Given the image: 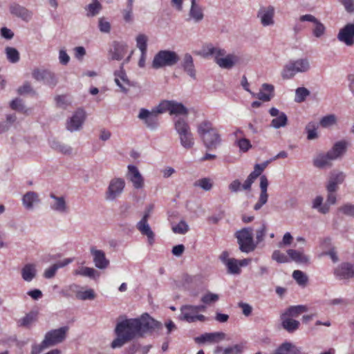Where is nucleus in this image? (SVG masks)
Returning <instances> with one entry per match:
<instances>
[{
    "mask_svg": "<svg viewBox=\"0 0 354 354\" xmlns=\"http://www.w3.org/2000/svg\"><path fill=\"white\" fill-rule=\"evenodd\" d=\"M162 328L160 322L155 320L147 313L137 318L124 319L115 326L114 333L116 335L111 342L112 348H121L125 344L146 333L158 331Z\"/></svg>",
    "mask_w": 354,
    "mask_h": 354,
    "instance_id": "1",
    "label": "nucleus"
},
{
    "mask_svg": "<svg viewBox=\"0 0 354 354\" xmlns=\"http://www.w3.org/2000/svg\"><path fill=\"white\" fill-rule=\"evenodd\" d=\"M203 55L205 57H212L214 62L223 69L230 70L240 62L238 55L227 53L225 49L212 44L207 45L203 49Z\"/></svg>",
    "mask_w": 354,
    "mask_h": 354,
    "instance_id": "2",
    "label": "nucleus"
},
{
    "mask_svg": "<svg viewBox=\"0 0 354 354\" xmlns=\"http://www.w3.org/2000/svg\"><path fill=\"white\" fill-rule=\"evenodd\" d=\"M197 133L207 150H214L221 143L218 131L208 120L202 121L198 124Z\"/></svg>",
    "mask_w": 354,
    "mask_h": 354,
    "instance_id": "3",
    "label": "nucleus"
},
{
    "mask_svg": "<svg viewBox=\"0 0 354 354\" xmlns=\"http://www.w3.org/2000/svg\"><path fill=\"white\" fill-rule=\"evenodd\" d=\"M174 122L181 146L186 149H192L194 145V138L186 120L178 118Z\"/></svg>",
    "mask_w": 354,
    "mask_h": 354,
    "instance_id": "4",
    "label": "nucleus"
},
{
    "mask_svg": "<svg viewBox=\"0 0 354 354\" xmlns=\"http://www.w3.org/2000/svg\"><path fill=\"white\" fill-rule=\"evenodd\" d=\"M310 68V61L308 58H300L291 60L284 65L281 76L283 80H290L297 73H306Z\"/></svg>",
    "mask_w": 354,
    "mask_h": 354,
    "instance_id": "5",
    "label": "nucleus"
},
{
    "mask_svg": "<svg viewBox=\"0 0 354 354\" xmlns=\"http://www.w3.org/2000/svg\"><path fill=\"white\" fill-rule=\"evenodd\" d=\"M180 60L177 53L169 50H160L153 57L152 68L155 69L176 65Z\"/></svg>",
    "mask_w": 354,
    "mask_h": 354,
    "instance_id": "6",
    "label": "nucleus"
},
{
    "mask_svg": "<svg viewBox=\"0 0 354 354\" xmlns=\"http://www.w3.org/2000/svg\"><path fill=\"white\" fill-rule=\"evenodd\" d=\"M239 249L241 252L249 253L255 250L257 243L253 239V230L250 227H245L235 234Z\"/></svg>",
    "mask_w": 354,
    "mask_h": 354,
    "instance_id": "7",
    "label": "nucleus"
},
{
    "mask_svg": "<svg viewBox=\"0 0 354 354\" xmlns=\"http://www.w3.org/2000/svg\"><path fill=\"white\" fill-rule=\"evenodd\" d=\"M68 329V326H63L58 329L51 330L46 333L44 340L39 346V349L38 352L41 351L44 348L62 342L66 338Z\"/></svg>",
    "mask_w": 354,
    "mask_h": 354,
    "instance_id": "8",
    "label": "nucleus"
},
{
    "mask_svg": "<svg viewBox=\"0 0 354 354\" xmlns=\"http://www.w3.org/2000/svg\"><path fill=\"white\" fill-rule=\"evenodd\" d=\"M162 113V111L158 104L151 110L142 108L139 111L138 118L144 124L150 129H155L158 124V116Z\"/></svg>",
    "mask_w": 354,
    "mask_h": 354,
    "instance_id": "9",
    "label": "nucleus"
},
{
    "mask_svg": "<svg viewBox=\"0 0 354 354\" xmlns=\"http://www.w3.org/2000/svg\"><path fill=\"white\" fill-rule=\"evenodd\" d=\"M126 183L124 178L115 177L112 178L105 193V198L113 201L119 198L123 193Z\"/></svg>",
    "mask_w": 354,
    "mask_h": 354,
    "instance_id": "10",
    "label": "nucleus"
},
{
    "mask_svg": "<svg viewBox=\"0 0 354 354\" xmlns=\"http://www.w3.org/2000/svg\"><path fill=\"white\" fill-rule=\"evenodd\" d=\"M159 104L162 113L168 111L170 115L183 116L188 115L187 109L182 103L172 100H165L161 102Z\"/></svg>",
    "mask_w": 354,
    "mask_h": 354,
    "instance_id": "11",
    "label": "nucleus"
},
{
    "mask_svg": "<svg viewBox=\"0 0 354 354\" xmlns=\"http://www.w3.org/2000/svg\"><path fill=\"white\" fill-rule=\"evenodd\" d=\"M275 8L273 6L261 7L257 14V17L263 27L272 26L274 21Z\"/></svg>",
    "mask_w": 354,
    "mask_h": 354,
    "instance_id": "12",
    "label": "nucleus"
},
{
    "mask_svg": "<svg viewBox=\"0 0 354 354\" xmlns=\"http://www.w3.org/2000/svg\"><path fill=\"white\" fill-rule=\"evenodd\" d=\"M126 177L136 189H141L145 187V179L136 166L133 165L127 166Z\"/></svg>",
    "mask_w": 354,
    "mask_h": 354,
    "instance_id": "13",
    "label": "nucleus"
},
{
    "mask_svg": "<svg viewBox=\"0 0 354 354\" xmlns=\"http://www.w3.org/2000/svg\"><path fill=\"white\" fill-rule=\"evenodd\" d=\"M180 319L192 323L198 321L205 322L207 318L203 315L196 313L193 305H185L180 308Z\"/></svg>",
    "mask_w": 354,
    "mask_h": 354,
    "instance_id": "14",
    "label": "nucleus"
},
{
    "mask_svg": "<svg viewBox=\"0 0 354 354\" xmlns=\"http://www.w3.org/2000/svg\"><path fill=\"white\" fill-rule=\"evenodd\" d=\"M300 21H309L313 24L312 28L313 35L316 38H320L325 35L326 27L315 16L310 14L304 15L299 17Z\"/></svg>",
    "mask_w": 354,
    "mask_h": 354,
    "instance_id": "15",
    "label": "nucleus"
},
{
    "mask_svg": "<svg viewBox=\"0 0 354 354\" xmlns=\"http://www.w3.org/2000/svg\"><path fill=\"white\" fill-rule=\"evenodd\" d=\"M270 160H267L261 164H256L254 167V171L250 174L246 180L243 184V189L246 191H250L254 180L261 176L263 170L267 167L270 163Z\"/></svg>",
    "mask_w": 354,
    "mask_h": 354,
    "instance_id": "16",
    "label": "nucleus"
},
{
    "mask_svg": "<svg viewBox=\"0 0 354 354\" xmlns=\"http://www.w3.org/2000/svg\"><path fill=\"white\" fill-rule=\"evenodd\" d=\"M270 160H267L261 164H256L254 167V171L250 174L246 180L243 184V189L246 191H250L254 180L261 176L263 170L267 167L270 163Z\"/></svg>",
    "mask_w": 354,
    "mask_h": 354,
    "instance_id": "17",
    "label": "nucleus"
},
{
    "mask_svg": "<svg viewBox=\"0 0 354 354\" xmlns=\"http://www.w3.org/2000/svg\"><path fill=\"white\" fill-rule=\"evenodd\" d=\"M345 174L342 171H333L330 174L326 188L327 192H336L338 186L342 184L345 179Z\"/></svg>",
    "mask_w": 354,
    "mask_h": 354,
    "instance_id": "18",
    "label": "nucleus"
},
{
    "mask_svg": "<svg viewBox=\"0 0 354 354\" xmlns=\"http://www.w3.org/2000/svg\"><path fill=\"white\" fill-rule=\"evenodd\" d=\"M259 187L261 189V193L258 201L254 205V210L260 209L262 207V206L264 205L268 202V194L267 191L268 187V180L267 177L264 175L260 176Z\"/></svg>",
    "mask_w": 354,
    "mask_h": 354,
    "instance_id": "19",
    "label": "nucleus"
},
{
    "mask_svg": "<svg viewBox=\"0 0 354 354\" xmlns=\"http://www.w3.org/2000/svg\"><path fill=\"white\" fill-rule=\"evenodd\" d=\"M226 335L223 332L205 333L195 338L198 344L218 343L225 339Z\"/></svg>",
    "mask_w": 354,
    "mask_h": 354,
    "instance_id": "20",
    "label": "nucleus"
},
{
    "mask_svg": "<svg viewBox=\"0 0 354 354\" xmlns=\"http://www.w3.org/2000/svg\"><path fill=\"white\" fill-rule=\"evenodd\" d=\"M93 261L96 268L100 270H104L109 266V260L106 257L105 253L100 250L91 248L90 250Z\"/></svg>",
    "mask_w": 354,
    "mask_h": 354,
    "instance_id": "21",
    "label": "nucleus"
},
{
    "mask_svg": "<svg viewBox=\"0 0 354 354\" xmlns=\"http://www.w3.org/2000/svg\"><path fill=\"white\" fill-rule=\"evenodd\" d=\"M269 113L271 116L274 117L270 124V126L273 128L279 129L287 124L288 118L283 112H281L277 108L272 107L270 109Z\"/></svg>",
    "mask_w": 354,
    "mask_h": 354,
    "instance_id": "22",
    "label": "nucleus"
},
{
    "mask_svg": "<svg viewBox=\"0 0 354 354\" xmlns=\"http://www.w3.org/2000/svg\"><path fill=\"white\" fill-rule=\"evenodd\" d=\"M128 51V46L124 43L114 42L109 50V57L111 59L120 61Z\"/></svg>",
    "mask_w": 354,
    "mask_h": 354,
    "instance_id": "23",
    "label": "nucleus"
},
{
    "mask_svg": "<svg viewBox=\"0 0 354 354\" xmlns=\"http://www.w3.org/2000/svg\"><path fill=\"white\" fill-rule=\"evenodd\" d=\"M114 75L115 84L120 88L122 92L127 93L128 91L127 87L131 86V82L123 69V64H122L120 70L115 72Z\"/></svg>",
    "mask_w": 354,
    "mask_h": 354,
    "instance_id": "24",
    "label": "nucleus"
},
{
    "mask_svg": "<svg viewBox=\"0 0 354 354\" xmlns=\"http://www.w3.org/2000/svg\"><path fill=\"white\" fill-rule=\"evenodd\" d=\"M84 118V111L82 109H78L67 122V129L71 131L77 130L82 126Z\"/></svg>",
    "mask_w": 354,
    "mask_h": 354,
    "instance_id": "25",
    "label": "nucleus"
},
{
    "mask_svg": "<svg viewBox=\"0 0 354 354\" xmlns=\"http://www.w3.org/2000/svg\"><path fill=\"white\" fill-rule=\"evenodd\" d=\"M348 142L345 140H341L335 142L333 147L328 151V154L335 160L340 158L346 153Z\"/></svg>",
    "mask_w": 354,
    "mask_h": 354,
    "instance_id": "26",
    "label": "nucleus"
},
{
    "mask_svg": "<svg viewBox=\"0 0 354 354\" xmlns=\"http://www.w3.org/2000/svg\"><path fill=\"white\" fill-rule=\"evenodd\" d=\"M335 274L342 279L351 278L354 276V265L342 263L335 270Z\"/></svg>",
    "mask_w": 354,
    "mask_h": 354,
    "instance_id": "27",
    "label": "nucleus"
},
{
    "mask_svg": "<svg viewBox=\"0 0 354 354\" xmlns=\"http://www.w3.org/2000/svg\"><path fill=\"white\" fill-rule=\"evenodd\" d=\"M286 252L289 259L297 263L308 264L310 263V257L306 254L303 250L288 249Z\"/></svg>",
    "mask_w": 354,
    "mask_h": 354,
    "instance_id": "28",
    "label": "nucleus"
},
{
    "mask_svg": "<svg viewBox=\"0 0 354 354\" xmlns=\"http://www.w3.org/2000/svg\"><path fill=\"white\" fill-rule=\"evenodd\" d=\"M181 66L185 71L192 78L196 79V71L194 64V59L189 53L185 54Z\"/></svg>",
    "mask_w": 354,
    "mask_h": 354,
    "instance_id": "29",
    "label": "nucleus"
},
{
    "mask_svg": "<svg viewBox=\"0 0 354 354\" xmlns=\"http://www.w3.org/2000/svg\"><path fill=\"white\" fill-rule=\"evenodd\" d=\"M50 197L54 200L53 203L50 205L51 209L60 213H66L68 212V207L63 196H57L55 194L51 193Z\"/></svg>",
    "mask_w": 354,
    "mask_h": 354,
    "instance_id": "30",
    "label": "nucleus"
},
{
    "mask_svg": "<svg viewBox=\"0 0 354 354\" xmlns=\"http://www.w3.org/2000/svg\"><path fill=\"white\" fill-rule=\"evenodd\" d=\"M9 10L12 15L24 20H28L31 17L30 12L28 9L16 3H12L9 7Z\"/></svg>",
    "mask_w": 354,
    "mask_h": 354,
    "instance_id": "31",
    "label": "nucleus"
},
{
    "mask_svg": "<svg viewBox=\"0 0 354 354\" xmlns=\"http://www.w3.org/2000/svg\"><path fill=\"white\" fill-rule=\"evenodd\" d=\"M277 350L279 354H307V353L302 351L301 348L297 347L290 342L283 343Z\"/></svg>",
    "mask_w": 354,
    "mask_h": 354,
    "instance_id": "32",
    "label": "nucleus"
},
{
    "mask_svg": "<svg viewBox=\"0 0 354 354\" xmlns=\"http://www.w3.org/2000/svg\"><path fill=\"white\" fill-rule=\"evenodd\" d=\"M274 88V86L272 84H263L260 91L256 94L254 97H257L263 102H268L273 96Z\"/></svg>",
    "mask_w": 354,
    "mask_h": 354,
    "instance_id": "33",
    "label": "nucleus"
},
{
    "mask_svg": "<svg viewBox=\"0 0 354 354\" xmlns=\"http://www.w3.org/2000/svg\"><path fill=\"white\" fill-rule=\"evenodd\" d=\"M333 158L328 154V153H322L318 155L313 160V165L315 167L319 169H324L330 167L332 165Z\"/></svg>",
    "mask_w": 354,
    "mask_h": 354,
    "instance_id": "34",
    "label": "nucleus"
},
{
    "mask_svg": "<svg viewBox=\"0 0 354 354\" xmlns=\"http://www.w3.org/2000/svg\"><path fill=\"white\" fill-rule=\"evenodd\" d=\"M338 124V118L336 115L331 113L322 117L319 125L323 129H331Z\"/></svg>",
    "mask_w": 354,
    "mask_h": 354,
    "instance_id": "35",
    "label": "nucleus"
},
{
    "mask_svg": "<svg viewBox=\"0 0 354 354\" xmlns=\"http://www.w3.org/2000/svg\"><path fill=\"white\" fill-rule=\"evenodd\" d=\"M137 229L140 232L147 237L148 242L152 245L154 242V233L151 230L148 222L139 221L136 225Z\"/></svg>",
    "mask_w": 354,
    "mask_h": 354,
    "instance_id": "36",
    "label": "nucleus"
},
{
    "mask_svg": "<svg viewBox=\"0 0 354 354\" xmlns=\"http://www.w3.org/2000/svg\"><path fill=\"white\" fill-rule=\"evenodd\" d=\"M189 17L196 23L201 21L204 18L203 8L199 4H191Z\"/></svg>",
    "mask_w": 354,
    "mask_h": 354,
    "instance_id": "37",
    "label": "nucleus"
},
{
    "mask_svg": "<svg viewBox=\"0 0 354 354\" xmlns=\"http://www.w3.org/2000/svg\"><path fill=\"white\" fill-rule=\"evenodd\" d=\"M312 208L322 214H326L329 212V205L328 204H326V203H324V198L322 196H317L313 200Z\"/></svg>",
    "mask_w": 354,
    "mask_h": 354,
    "instance_id": "38",
    "label": "nucleus"
},
{
    "mask_svg": "<svg viewBox=\"0 0 354 354\" xmlns=\"http://www.w3.org/2000/svg\"><path fill=\"white\" fill-rule=\"evenodd\" d=\"M285 313L281 316V325L287 331L292 333L296 330L299 326V322L297 320L289 318Z\"/></svg>",
    "mask_w": 354,
    "mask_h": 354,
    "instance_id": "39",
    "label": "nucleus"
},
{
    "mask_svg": "<svg viewBox=\"0 0 354 354\" xmlns=\"http://www.w3.org/2000/svg\"><path fill=\"white\" fill-rule=\"evenodd\" d=\"M71 261L72 260L71 259H66L64 261H59L53 264L52 266H50V268L45 270L44 274V277L46 279L53 278L55 276L58 268L64 267L65 266L70 263Z\"/></svg>",
    "mask_w": 354,
    "mask_h": 354,
    "instance_id": "40",
    "label": "nucleus"
},
{
    "mask_svg": "<svg viewBox=\"0 0 354 354\" xmlns=\"http://www.w3.org/2000/svg\"><path fill=\"white\" fill-rule=\"evenodd\" d=\"M36 274L35 266L32 263L25 265L21 270V277L26 281H32L35 277Z\"/></svg>",
    "mask_w": 354,
    "mask_h": 354,
    "instance_id": "41",
    "label": "nucleus"
},
{
    "mask_svg": "<svg viewBox=\"0 0 354 354\" xmlns=\"http://www.w3.org/2000/svg\"><path fill=\"white\" fill-rule=\"evenodd\" d=\"M23 204L26 209H32L34 203L39 201V196L36 192H28L22 198Z\"/></svg>",
    "mask_w": 354,
    "mask_h": 354,
    "instance_id": "42",
    "label": "nucleus"
},
{
    "mask_svg": "<svg viewBox=\"0 0 354 354\" xmlns=\"http://www.w3.org/2000/svg\"><path fill=\"white\" fill-rule=\"evenodd\" d=\"M37 318V313L34 311H31L26 314L24 317L19 319L17 321V325L20 327H29L32 323H34Z\"/></svg>",
    "mask_w": 354,
    "mask_h": 354,
    "instance_id": "43",
    "label": "nucleus"
},
{
    "mask_svg": "<svg viewBox=\"0 0 354 354\" xmlns=\"http://www.w3.org/2000/svg\"><path fill=\"white\" fill-rule=\"evenodd\" d=\"M318 125L319 124L315 122H310L306 124L305 131L307 133L308 140H313L319 138V133L317 132Z\"/></svg>",
    "mask_w": 354,
    "mask_h": 354,
    "instance_id": "44",
    "label": "nucleus"
},
{
    "mask_svg": "<svg viewBox=\"0 0 354 354\" xmlns=\"http://www.w3.org/2000/svg\"><path fill=\"white\" fill-rule=\"evenodd\" d=\"M306 311H308V307L306 306L298 305L288 308L285 314L290 317H297L300 314Z\"/></svg>",
    "mask_w": 354,
    "mask_h": 354,
    "instance_id": "45",
    "label": "nucleus"
},
{
    "mask_svg": "<svg viewBox=\"0 0 354 354\" xmlns=\"http://www.w3.org/2000/svg\"><path fill=\"white\" fill-rule=\"evenodd\" d=\"M213 180L209 178H203L196 180L194 185L201 188L205 191H209L213 187Z\"/></svg>",
    "mask_w": 354,
    "mask_h": 354,
    "instance_id": "46",
    "label": "nucleus"
},
{
    "mask_svg": "<svg viewBox=\"0 0 354 354\" xmlns=\"http://www.w3.org/2000/svg\"><path fill=\"white\" fill-rule=\"evenodd\" d=\"M136 46L141 53H145L147 50L148 37L145 34H139L136 38Z\"/></svg>",
    "mask_w": 354,
    "mask_h": 354,
    "instance_id": "47",
    "label": "nucleus"
},
{
    "mask_svg": "<svg viewBox=\"0 0 354 354\" xmlns=\"http://www.w3.org/2000/svg\"><path fill=\"white\" fill-rule=\"evenodd\" d=\"M234 144L239 147V151L243 153L248 151L252 147L250 141L245 138L234 140Z\"/></svg>",
    "mask_w": 354,
    "mask_h": 354,
    "instance_id": "48",
    "label": "nucleus"
},
{
    "mask_svg": "<svg viewBox=\"0 0 354 354\" xmlns=\"http://www.w3.org/2000/svg\"><path fill=\"white\" fill-rule=\"evenodd\" d=\"M225 266L227 268V271L230 274H237L241 272V268H239V260L232 258L227 262Z\"/></svg>",
    "mask_w": 354,
    "mask_h": 354,
    "instance_id": "49",
    "label": "nucleus"
},
{
    "mask_svg": "<svg viewBox=\"0 0 354 354\" xmlns=\"http://www.w3.org/2000/svg\"><path fill=\"white\" fill-rule=\"evenodd\" d=\"M310 95V91L304 87L297 88L295 91V98L296 102H302L306 98Z\"/></svg>",
    "mask_w": 354,
    "mask_h": 354,
    "instance_id": "50",
    "label": "nucleus"
},
{
    "mask_svg": "<svg viewBox=\"0 0 354 354\" xmlns=\"http://www.w3.org/2000/svg\"><path fill=\"white\" fill-rule=\"evenodd\" d=\"M245 345L243 343L234 344L228 346L223 350V354H241L244 350Z\"/></svg>",
    "mask_w": 354,
    "mask_h": 354,
    "instance_id": "51",
    "label": "nucleus"
},
{
    "mask_svg": "<svg viewBox=\"0 0 354 354\" xmlns=\"http://www.w3.org/2000/svg\"><path fill=\"white\" fill-rule=\"evenodd\" d=\"M6 53L7 55V59L11 63H16L19 60V53L16 48L7 47L6 48Z\"/></svg>",
    "mask_w": 354,
    "mask_h": 354,
    "instance_id": "52",
    "label": "nucleus"
},
{
    "mask_svg": "<svg viewBox=\"0 0 354 354\" xmlns=\"http://www.w3.org/2000/svg\"><path fill=\"white\" fill-rule=\"evenodd\" d=\"M171 229L175 234H185L189 230V225L185 221H180L178 224L174 225Z\"/></svg>",
    "mask_w": 354,
    "mask_h": 354,
    "instance_id": "53",
    "label": "nucleus"
},
{
    "mask_svg": "<svg viewBox=\"0 0 354 354\" xmlns=\"http://www.w3.org/2000/svg\"><path fill=\"white\" fill-rule=\"evenodd\" d=\"M219 299L218 294L210 292H207L201 297V301L206 305H211L216 303Z\"/></svg>",
    "mask_w": 354,
    "mask_h": 354,
    "instance_id": "54",
    "label": "nucleus"
},
{
    "mask_svg": "<svg viewBox=\"0 0 354 354\" xmlns=\"http://www.w3.org/2000/svg\"><path fill=\"white\" fill-rule=\"evenodd\" d=\"M51 147L64 154H69L71 153V151H72V149L70 147L62 145L55 140H53L51 142Z\"/></svg>",
    "mask_w": 354,
    "mask_h": 354,
    "instance_id": "55",
    "label": "nucleus"
},
{
    "mask_svg": "<svg viewBox=\"0 0 354 354\" xmlns=\"http://www.w3.org/2000/svg\"><path fill=\"white\" fill-rule=\"evenodd\" d=\"M272 259L279 263H288L290 261L289 257L277 250L272 252Z\"/></svg>",
    "mask_w": 354,
    "mask_h": 354,
    "instance_id": "56",
    "label": "nucleus"
},
{
    "mask_svg": "<svg viewBox=\"0 0 354 354\" xmlns=\"http://www.w3.org/2000/svg\"><path fill=\"white\" fill-rule=\"evenodd\" d=\"M292 277L299 285H305L308 280L306 275L301 270H295Z\"/></svg>",
    "mask_w": 354,
    "mask_h": 354,
    "instance_id": "57",
    "label": "nucleus"
},
{
    "mask_svg": "<svg viewBox=\"0 0 354 354\" xmlns=\"http://www.w3.org/2000/svg\"><path fill=\"white\" fill-rule=\"evenodd\" d=\"M103 0H92L90 3V15L95 16L97 15L102 9L101 1Z\"/></svg>",
    "mask_w": 354,
    "mask_h": 354,
    "instance_id": "58",
    "label": "nucleus"
},
{
    "mask_svg": "<svg viewBox=\"0 0 354 354\" xmlns=\"http://www.w3.org/2000/svg\"><path fill=\"white\" fill-rule=\"evenodd\" d=\"M243 184L239 179L232 180L228 185V189L232 193H236L241 190H244L242 187Z\"/></svg>",
    "mask_w": 354,
    "mask_h": 354,
    "instance_id": "59",
    "label": "nucleus"
},
{
    "mask_svg": "<svg viewBox=\"0 0 354 354\" xmlns=\"http://www.w3.org/2000/svg\"><path fill=\"white\" fill-rule=\"evenodd\" d=\"M339 210L346 216H354V205L353 204H344L339 208Z\"/></svg>",
    "mask_w": 354,
    "mask_h": 354,
    "instance_id": "60",
    "label": "nucleus"
},
{
    "mask_svg": "<svg viewBox=\"0 0 354 354\" xmlns=\"http://www.w3.org/2000/svg\"><path fill=\"white\" fill-rule=\"evenodd\" d=\"M98 27L102 32L108 33L111 30V24L104 18L99 19Z\"/></svg>",
    "mask_w": 354,
    "mask_h": 354,
    "instance_id": "61",
    "label": "nucleus"
},
{
    "mask_svg": "<svg viewBox=\"0 0 354 354\" xmlns=\"http://www.w3.org/2000/svg\"><path fill=\"white\" fill-rule=\"evenodd\" d=\"M57 105L59 107L65 108L70 104L69 99L66 95H58L55 97Z\"/></svg>",
    "mask_w": 354,
    "mask_h": 354,
    "instance_id": "62",
    "label": "nucleus"
},
{
    "mask_svg": "<svg viewBox=\"0 0 354 354\" xmlns=\"http://www.w3.org/2000/svg\"><path fill=\"white\" fill-rule=\"evenodd\" d=\"M293 241V237L290 232L284 234L281 242L279 243V246L282 248L283 246L290 245Z\"/></svg>",
    "mask_w": 354,
    "mask_h": 354,
    "instance_id": "63",
    "label": "nucleus"
},
{
    "mask_svg": "<svg viewBox=\"0 0 354 354\" xmlns=\"http://www.w3.org/2000/svg\"><path fill=\"white\" fill-rule=\"evenodd\" d=\"M59 60L62 65H67L70 61V57L66 50L61 49L59 52Z\"/></svg>",
    "mask_w": 354,
    "mask_h": 354,
    "instance_id": "64",
    "label": "nucleus"
}]
</instances>
